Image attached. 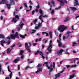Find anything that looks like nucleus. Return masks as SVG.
<instances>
[{
  "label": "nucleus",
  "instance_id": "obj_1",
  "mask_svg": "<svg viewBox=\"0 0 79 79\" xmlns=\"http://www.w3.org/2000/svg\"><path fill=\"white\" fill-rule=\"evenodd\" d=\"M39 11L40 14H41V15H40L39 17V19H40L41 21V23H39L38 24V26L39 27H42V23L44 22V21L43 20V19H42V16L44 18H45L47 17H48V15H44V12L42 9H40L39 10Z\"/></svg>",
  "mask_w": 79,
  "mask_h": 79
},
{
  "label": "nucleus",
  "instance_id": "obj_2",
  "mask_svg": "<svg viewBox=\"0 0 79 79\" xmlns=\"http://www.w3.org/2000/svg\"><path fill=\"white\" fill-rule=\"evenodd\" d=\"M15 39L16 38H18V39H19V35H18V33L17 32H16V33L15 34H13L11 35L10 36H8L6 39H8V40H10V39Z\"/></svg>",
  "mask_w": 79,
  "mask_h": 79
},
{
  "label": "nucleus",
  "instance_id": "obj_3",
  "mask_svg": "<svg viewBox=\"0 0 79 79\" xmlns=\"http://www.w3.org/2000/svg\"><path fill=\"white\" fill-rule=\"evenodd\" d=\"M68 27V26L64 27V25H61L59 26L58 28V30L60 32H63L65 29H66Z\"/></svg>",
  "mask_w": 79,
  "mask_h": 79
},
{
  "label": "nucleus",
  "instance_id": "obj_4",
  "mask_svg": "<svg viewBox=\"0 0 79 79\" xmlns=\"http://www.w3.org/2000/svg\"><path fill=\"white\" fill-rule=\"evenodd\" d=\"M52 40L50 41L49 46L47 49V50H48L49 53H51L52 52Z\"/></svg>",
  "mask_w": 79,
  "mask_h": 79
},
{
  "label": "nucleus",
  "instance_id": "obj_5",
  "mask_svg": "<svg viewBox=\"0 0 79 79\" xmlns=\"http://www.w3.org/2000/svg\"><path fill=\"white\" fill-rule=\"evenodd\" d=\"M63 51L65 52V54H66V55H69V52H68V51H63V49H61L59 51H58L57 52L58 55H61Z\"/></svg>",
  "mask_w": 79,
  "mask_h": 79
},
{
  "label": "nucleus",
  "instance_id": "obj_6",
  "mask_svg": "<svg viewBox=\"0 0 79 79\" xmlns=\"http://www.w3.org/2000/svg\"><path fill=\"white\" fill-rule=\"evenodd\" d=\"M19 19V16L18 15H16L15 16V18H14L12 20V22L14 23H16Z\"/></svg>",
  "mask_w": 79,
  "mask_h": 79
},
{
  "label": "nucleus",
  "instance_id": "obj_7",
  "mask_svg": "<svg viewBox=\"0 0 79 79\" xmlns=\"http://www.w3.org/2000/svg\"><path fill=\"white\" fill-rule=\"evenodd\" d=\"M59 39L60 40H57V42L58 44V47H62L63 48H65V46L63 45L61 42L60 41V40H61V38H60V37H59Z\"/></svg>",
  "mask_w": 79,
  "mask_h": 79
},
{
  "label": "nucleus",
  "instance_id": "obj_8",
  "mask_svg": "<svg viewBox=\"0 0 79 79\" xmlns=\"http://www.w3.org/2000/svg\"><path fill=\"white\" fill-rule=\"evenodd\" d=\"M57 1H59V2H60V4L61 6H63V5H64V3H68V1H67L66 0H57Z\"/></svg>",
  "mask_w": 79,
  "mask_h": 79
},
{
  "label": "nucleus",
  "instance_id": "obj_9",
  "mask_svg": "<svg viewBox=\"0 0 79 79\" xmlns=\"http://www.w3.org/2000/svg\"><path fill=\"white\" fill-rule=\"evenodd\" d=\"M23 26H24V24L23 23V22H21L19 24V26L17 28L18 31H19L20 29H21L23 28Z\"/></svg>",
  "mask_w": 79,
  "mask_h": 79
},
{
  "label": "nucleus",
  "instance_id": "obj_10",
  "mask_svg": "<svg viewBox=\"0 0 79 79\" xmlns=\"http://www.w3.org/2000/svg\"><path fill=\"white\" fill-rule=\"evenodd\" d=\"M46 66L47 68H48V69H51L49 70L50 72L49 73V75H50L51 74V73H50V72H52L53 71V68H52V64H51L50 67H48V65H46Z\"/></svg>",
  "mask_w": 79,
  "mask_h": 79
},
{
  "label": "nucleus",
  "instance_id": "obj_11",
  "mask_svg": "<svg viewBox=\"0 0 79 79\" xmlns=\"http://www.w3.org/2000/svg\"><path fill=\"white\" fill-rule=\"evenodd\" d=\"M71 32L69 31L67 32L66 34L65 35V36H64L63 37V40H64L65 39H68L69 37V34H70Z\"/></svg>",
  "mask_w": 79,
  "mask_h": 79
},
{
  "label": "nucleus",
  "instance_id": "obj_12",
  "mask_svg": "<svg viewBox=\"0 0 79 79\" xmlns=\"http://www.w3.org/2000/svg\"><path fill=\"white\" fill-rule=\"evenodd\" d=\"M65 66L67 67V69H68V68H76V67H77V65L76 64L72 65H66Z\"/></svg>",
  "mask_w": 79,
  "mask_h": 79
},
{
  "label": "nucleus",
  "instance_id": "obj_13",
  "mask_svg": "<svg viewBox=\"0 0 79 79\" xmlns=\"http://www.w3.org/2000/svg\"><path fill=\"white\" fill-rule=\"evenodd\" d=\"M20 52L19 55H22L21 58L22 59H23L24 58V55H23V54L24 53V51L22 50H21L20 51Z\"/></svg>",
  "mask_w": 79,
  "mask_h": 79
},
{
  "label": "nucleus",
  "instance_id": "obj_14",
  "mask_svg": "<svg viewBox=\"0 0 79 79\" xmlns=\"http://www.w3.org/2000/svg\"><path fill=\"white\" fill-rule=\"evenodd\" d=\"M5 42H6L4 40H2L0 41V44L2 46V47H4V45L3 44H5Z\"/></svg>",
  "mask_w": 79,
  "mask_h": 79
},
{
  "label": "nucleus",
  "instance_id": "obj_15",
  "mask_svg": "<svg viewBox=\"0 0 79 79\" xmlns=\"http://www.w3.org/2000/svg\"><path fill=\"white\" fill-rule=\"evenodd\" d=\"M75 2H74V6H77V5H79V4L78 3V1L77 0H74Z\"/></svg>",
  "mask_w": 79,
  "mask_h": 79
},
{
  "label": "nucleus",
  "instance_id": "obj_16",
  "mask_svg": "<svg viewBox=\"0 0 79 79\" xmlns=\"http://www.w3.org/2000/svg\"><path fill=\"white\" fill-rule=\"evenodd\" d=\"M19 61V57H17V58L13 61V62L15 63H17V62Z\"/></svg>",
  "mask_w": 79,
  "mask_h": 79
},
{
  "label": "nucleus",
  "instance_id": "obj_17",
  "mask_svg": "<svg viewBox=\"0 0 79 79\" xmlns=\"http://www.w3.org/2000/svg\"><path fill=\"white\" fill-rule=\"evenodd\" d=\"M7 3V0H3L0 2V4H4V3Z\"/></svg>",
  "mask_w": 79,
  "mask_h": 79
},
{
  "label": "nucleus",
  "instance_id": "obj_18",
  "mask_svg": "<svg viewBox=\"0 0 79 79\" xmlns=\"http://www.w3.org/2000/svg\"><path fill=\"white\" fill-rule=\"evenodd\" d=\"M70 8L71 10H72L73 12H74V11L77 10V9L75 7H70Z\"/></svg>",
  "mask_w": 79,
  "mask_h": 79
},
{
  "label": "nucleus",
  "instance_id": "obj_19",
  "mask_svg": "<svg viewBox=\"0 0 79 79\" xmlns=\"http://www.w3.org/2000/svg\"><path fill=\"white\" fill-rule=\"evenodd\" d=\"M19 34V35L21 37L22 39H24V38H25V36H27V35L26 34H25V35H21L20 34Z\"/></svg>",
  "mask_w": 79,
  "mask_h": 79
},
{
  "label": "nucleus",
  "instance_id": "obj_20",
  "mask_svg": "<svg viewBox=\"0 0 79 79\" xmlns=\"http://www.w3.org/2000/svg\"><path fill=\"white\" fill-rule=\"evenodd\" d=\"M10 3L12 5H15V1H14L13 0H10Z\"/></svg>",
  "mask_w": 79,
  "mask_h": 79
},
{
  "label": "nucleus",
  "instance_id": "obj_21",
  "mask_svg": "<svg viewBox=\"0 0 79 79\" xmlns=\"http://www.w3.org/2000/svg\"><path fill=\"white\" fill-rule=\"evenodd\" d=\"M70 18V17H68L66 18V19H65L64 21V22H67V21H68Z\"/></svg>",
  "mask_w": 79,
  "mask_h": 79
},
{
  "label": "nucleus",
  "instance_id": "obj_22",
  "mask_svg": "<svg viewBox=\"0 0 79 79\" xmlns=\"http://www.w3.org/2000/svg\"><path fill=\"white\" fill-rule=\"evenodd\" d=\"M11 49L10 50V48H8L7 49V52L8 54H9L10 52H11Z\"/></svg>",
  "mask_w": 79,
  "mask_h": 79
},
{
  "label": "nucleus",
  "instance_id": "obj_23",
  "mask_svg": "<svg viewBox=\"0 0 79 79\" xmlns=\"http://www.w3.org/2000/svg\"><path fill=\"white\" fill-rule=\"evenodd\" d=\"M5 36L3 34H0V39H4Z\"/></svg>",
  "mask_w": 79,
  "mask_h": 79
},
{
  "label": "nucleus",
  "instance_id": "obj_24",
  "mask_svg": "<svg viewBox=\"0 0 79 79\" xmlns=\"http://www.w3.org/2000/svg\"><path fill=\"white\" fill-rule=\"evenodd\" d=\"M7 6L8 8V9H9V10H10V6H11V4H7Z\"/></svg>",
  "mask_w": 79,
  "mask_h": 79
},
{
  "label": "nucleus",
  "instance_id": "obj_25",
  "mask_svg": "<svg viewBox=\"0 0 79 79\" xmlns=\"http://www.w3.org/2000/svg\"><path fill=\"white\" fill-rule=\"evenodd\" d=\"M33 23H34V24H35V25H36V24H35V23H37V19H36L34 20H33Z\"/></svg>",
  "mask_w": 79,
  "mask_h": 79
},
{
  "label": "nucleus",
  "instance_id": "obj_26",
  "mask_svg": "<svg viewBox=\"0 0 79 79\" xmlns=\"http://www.w3.org/2000/svg\"><path fill=\"white\" fill-rule=\"evenodd\" d=\"M56 76V78H57V77H58L60 76V73H58L57 74H56L55 75Z\"/></svg>",
  "mask_w": 79,
  "mask_h": 79
},
{
  "label": "nucleus",
  "instance_id": "obj_27",
  "mask_svg": "<svg viewBox=\"0 0 79 79\" xmlns=\"http://www.w3.org/2000/svg\"><path fill=\"white\" fill-rule=\"evenodd\" d=\"M49 35L51 38H52V32L50 31L49 32Z\"/></svg>",
  "mask_w": 79,
  "mask_h": 79
},
{
  "label": "nucleus",
  "instance_id": "obj_28",
  "mask_svg": "<svg viewBox=\"0 0 79 79\" xmlns=\"http://www.w3.org/2000/svg\"><path fill=\"white\" fill-rule=\"evenodd\" d=\"M73 46H77V44L76 42H73Z\"/></svg>",
  "mask_w": 79,
  "mask_h": 79
},
{
  "label": "nucleus",
  "instance_id": "obj_29",
  "mask_svg": "<svg viewBox=\"0 0 79 79\" xmlns=\"http://www.w3.org/2000/svg\"><path fill=\"white\" fill-rule=\"evenodd\" d=\"M26 49L27 50L28 52H29L30 53H31V50H30V49H29L28 48H26Z\"/></svg>",
  "mask_w": 79,
  "mask_h": 79
},
{
  "label": "nucleus",
  "instance_id": "obj_30",
  "mask_svg": "<svg viewBox=\"0 0 79 79\" xmlns=\"http://www.w3.org/2000/svg\"><path fill=\"white\" fill-rule=\"evenodd\" d=\"M25 45L26 48H29V47H28V44L27 43H25Z\"/></svg>",
  "mask_w": 79,
  "mask_h": 79
},
{
  "label": "nucleus",
  "instance_id": "obj_31",
  "mask_svg": "<svg viewBox=\"0 0 79 79\" xmlns=\"http://www.w3.org/2000/svg\"><path fill=\"white\" fill-rule=\"evenodd\" d=\"M35 29H40V28L38 26H36L35 27Z\"/></svg>",
  "mask_w": 79,
  "mask_h": 79
},
{
  "label": "nucleus",
  "instance_id": "obj_32",
  "mask_svg": "<svg viewBox=\"0 0 79 79\" xmlns=\"http://www.w3.org/2000/svg\"><path fill=\"white\" fill-rule=\"evenodd\" d=\"M37 69L39 71V72H41V71H42V68H40L39 69Z\"/></svg>",
  "mask_w": 79,
  "mask_h": 79
},
{
  "label": "nucleus",
  "instance_id": "obj_33",
  "mask_svg": "<svg viewBox=\"0 0 79 79\" xmlns=\"http://www.w3.org/2000/svg\"><path fill=\"white\" fill-rule=\"evenodd\" d=\"M51 3H52V4H53V5H55V2L53 0H52L51 1Z\"/></svg>",
  "mask_w": 79,
  "mask_h": 79
},
{
  "label": "nucleus",
  "instance_id": "obj_34",
  "mask_svg": "<svg viewBox=\"0 0 79 79\" xmlns=\"http://www.w3.org/2000/svg\"><path fill=\"white\" fill-rule=\"evenodd\" d=\"M60 8H61V6H60L59 7L56 8H55V10H60Z\"/></svg>",
  "mask_w": 79,
  "mask_h": 79
},
{
  "label": "nucleus",
  "instance_id": "obj_35",
  "mask_svg": "<svg viewBox=\"0 0 79 79\" xmlns=\"http://www.w3.org/2000/svg\"><path fill=\"white\" fill-rule=\"evenodd\" d=\"M23 5L25 6V7H26V8H27V6L26 3H24Z\"/></svg>",
  "mask_w": 79,
  "mask_h": 79
},
{
  "label": "nucleus",
  "instance_id": "obj_36",
  "mask_svg": "<svg viewBox=\"0 0 79 79\" xmlns=\"http://www.w3.org/2000/svg\"><path fill=\"white\" fill-rule=\"evenodd\" d=\"M39 54L40 55H41V56H43V53H42V52L41 51H40L39 52Z\"/></svg>",
  "mask_w": 79,
  "mask_h": 79
},
{
  "label": "nucleus",
  "instance_id": "obj_37",
  "mask_svg": "<svg viewBox=\"0 0 79 79\" xmlns=\"http://www.w3.org/2000/svg\"><path fill=\"white\" fill-rule=\"evenodd\" d=\"M39 51H38L36 52H35V55H37V54H38V53H39Z\"/></svg>",
  "mask_w": 79,
  "mask_h": 79
},
{
  "label": "nucleus",
  "instance_id": "obj_38",
  "mask_svg": "<svg viewBox=\"0 0 79 79\" xmlns=\"http://www.w3.org/2000/svg\"><path fill=\"white\" fill-rule=\"evenodd\" d=\"M55 13V11H54V10H52L51 11V13L52 15H53L54 13Z\"/></svg>",
  "mask_w": 79,
  "mask_h": 79
},
{
  "label": "nucleus",
  "instance_id": "obj_39",
  "mask_svg": "<svg viewBox=\"0 0 79 79\" xmlns=\"http://www.w3.org/2000/svg\"><path fill=\"white\" fill-rule=\"evenodd\" d=\"M52 66L54 68H55V63L53 62Z\"/></svg>",
  "mask_w": 79,
  "mask_h": 79
},
{
  "label": "nucleus",
  "instance_id": "obj_40",
  "mask_svg": "<svg viewBox=\"0 0 79 79\" xmlns=\"http://www.w3.org/2000/svg\"><path fill=\"white\" fill-rule=\"evenodd\" d=\"M1 71H2V65H1V64H0V73H1Z\"/></svg>",
  "mask_w": 79,
  "mask_h": 79
},
{
  "label": "nucleus",
  "instance_id": "obj_41",
  "mask_svg": "<svg viewBox=\"0 0 79 79\" xmlns=\"http://www.w3.org/2000/svg\"><path fill=\"white\" fill-rule=\"evenodd\" d=\"M8 70L10 73H11V71H10V68L9 67V66H8L7 68Z\"/></svg>",
  "mask_w": 79,
  "mask_h": 79
},
{
  "label": "nucleus",
  "instance_id": "obj_42",
  "mask_svg": "<svg viewBox=\"0 0 79 79\" xmlns=\"http://www.w3.org/2000/svg\"><path fill=\"white\" fill-rule=\"evenodd\" d=\"M29 3H30V5H32V2L30 0L29 1Z\"/></svg>",
  "mask_w": 79,
  "mask_h": 79
},
{
  "label": "nucleus",
  "instance_id": "obj_43",
  "mask_svg": "<svg viewBox=\"0 0 79 79\" xmlns=\"http://www.w3.org/2000/svg\"><path fill=\"white\" fill-rule=\"evenodd\" d=\"M42 66V65L41 64H39L37 66V68H39V67H40Z\"/></svg>",
  "mask_w": 79,
  "mask_h": 79
},
{
  "label": "nucleus",
  "instance_id": "obj_44",
  "mask_svg": "<svg viewBox=\"0 0 79 79\" xmlns=\"http://www.w3.org/2000/svg\"><path fill=\"white\" fill-rule=\"evenodd\" d=\"M36 31L35 30H33L31 32V34H34V33H35V32Z\"/></svg>",
  "mask_w": 79,
  "mask_h": 79
},
{
  "label": "nucleus",
  "instance_id": "obj_45",
  "mask_svg": "<svg viewBox=\"0 0 79 79\" xmlns=\"http://www.w3.org/2000/svg\"><path fill=\"white\" fill-rule=\"evenodd\" d=\"M11 76H12V73L11 72L10 74V78H11Z\"/></svg>",
  "mask_w": 79,
  "mask_h": 79
},
{
  "label": "nucleus",
  "instance_id": "obj_46",
  "mask_svg": "<svg viewBox=\"0 0 79 79\" xmlns=\"http://www.w3.org/2000/svg\"><path fill=\"white\" fill-rule=\"evenodd\" d=\"M65 69H65V68H64V69L62 71H61V72H60V73H63V71H64V70H65Z\"/></svg>",
  "mask_w": 79,
  "mask_h": 79
},
{
  "label": "nucleus",
  "instance_id": "obj_47",
  "mask_svg": "<svg viewBox=\"0 0 79 79\" xmlns=\"http://www.w3.org/2000/svg\"><path fill=\"white\" fill-rule=\"evenodd\" d=\"M11 42L10 41H9L7 43V45H9V44H10V42Z\"/></svg>",
  "mask_w": 79,
  "mask_h": 79
},
{
  "label": "nucleus",
  "instance_id": "obj_48",
  "mask_svg": "<svg viewBox=\"0 0 79 79\" xmlns=\"http://www.w3.org/2000/svg\"><path fill=\"white\" fill-rule=\"evenodd\" d=\"M42 49H44V48L45 47V45H44L42 44Z\"/></svg>",
  "mask_w": 79,
  "mask_h": 79
},
{
  "label": "nucleus",
  "instance_id": "obj_49",
  "mask_svg": "<svg viewBox=\"0 0 79 79\" xmlns=\"http://www.w3.org/2000/svg\"><path fill=\"white\" fill-rule=\"evenodd\" d=\"M46 33V32H42V34H43V35H45V34Z\"/></svg>",
  "mask_w": 79,
  "mask_h": 79
},
{
  "label": "nucleus",
  "instance_id": "obj_50",
  "mask_svg": "<svg viewBox=\"0 0 79 79\" xmlns=\"http://www.w3.org/2000/svg\"><path fill=\"white\" fill-rule=\"evenodd\" d=\"M39 72H40L38 70L37 71H36L35 72V73L36 74H38L39 73Z\"/></svg>",
  "mask_w": 79,
  "mask_h": 79
},
{
  "label": "nucleus",
  "instance_id": "obj_51",
  "mask_svg": "<svg viewBox=\"0 0 79 79\" xmlns=\"http://www.w3.org/2000/svg\"><path fill=\"white\" fill-rule=\"evenodd\" d=\"M33 46H35V45H37V43H33Z\"/></svg>",
  "mask_w": 79,
  "mask_h": 79
},
{
  "label": "nucleus",
  "instance_id": "obj_52",
  "mask_svg": "<svg viewBox=\"0 0 79 79\" xmlns=\"http://www.w3.org/2000/svg\"><path fill=\"white\" fill-rule=\"evenodd\" d=\"M18 70L19 71V70L20 69V65H18Z\"/></svg>",
  "mask_w": 79,
  "mask_h": 79
},
{
  "label": "nucleus",
  "instance_id": "obj_53",
  "mask_svg": "<svg viewBox=\"0 0 79 79\" xmlns=\"http://www.w3.org/2000/svg\"><path fill=\"white\" fill-rule=\"evenodd\" d=\"M39 8H40L39 5H38V6H36V9H39Z\"/></svg>",
  "mask_w": 79,
  "mask_h": 79
},
{
  "label": "nucleus",
  "instance_id": "obj_54",
  "mask_svg": "<svg viewBox=\"0 0 79 79\" xmlns=\"http://www.w3.org/2000/svg\"><path fill=\"white\" fill-rule=\"evenodd\" d=\"M2 74H3V75L5 74V72H4L3 70L2 71Z\"/></svg>",
  "mask_w": 79,
  "mask_h": 79
},
{
  "label": "nucleus",
  "instance_id": "obj_55",
  "mask_svg": "<svg viewBox=\"0 0 79 79\" xmlns=\"http://www.w3.org/2000/svg\"><path fill=\"white\" fill-rule=\"evenodd\" d=\"M56 19V18H52V20L53 21H55Z\"/></svg>",
  "mask_w": 79,
  "mask_h": 79
},
{
  "label": "nucleus",
  "instance_id": "obj_56",
  "mask_svg": "<svg viewBox=\"0 0 79 79\" xmlns=\"http://www.w3.org/2000/svg\"><path fill=\"white\" fill-rule=\"evenodd\" d=\"M41 40H42V39L41 38L39 39V40H38L39 42H40V41H41Z\"/></svg>",
  "mask_w": 79,
  "mask_h": 79
},
{
  "label": "nucleus",
  "instance_id": "obj_57",
  "mask_svg": "<svg viewBox=\"0 0 79 79\" xmlns=\"http://www.w3.org/2000/svg\"><path fill=\"white\" fill-rule=\"evenodd\" d=\"M78 18H79V15H77V16H76V17H75L76 19H77Z\"/></svg>",
  "mask_w": 79,
  "mask_h": 79
},
{
  "label": "nucleus",
  "instance_id": "obj_58",
  "mask_svg": "<svg viewBox=\"0 0 79 79\" xmlns=\"http://www.w3.org/2000/svg\"><path fill=\"white\" fill-rule=\"evenodd\" d=\"M45 34L46 35V36H48V33L46 32Z\"/></svg>",
  "mask_w": 79,
  "mask_h": 79
},
{
  "label": "nucleus",
  "instance_id": "obj_59",
  "mask_svg": "<svg viewBox=\"0 0 79 79\" xmlns=\"http://www.w3.org/2000/svg\"><path fill=\"white\" fill-rule=\"evenodd\" d=\"M15 44H14L11 46V48H12V47H15Z\"/></svg>",
  "mask_w": 79,
  "mask_h": 79
},
{
  "label": "nucleus",
  "instance_id": "obj_60",
  "mask_svg": "<svg viewBox=\"0 0 79 79\" xmlns=\"http://www.w3.org/2000/svg\"><path fill=\"white\" fill-rule=\"evenodd\" d=\"M34 13H35V11H34V10H33L32 11V15H34Z\"/></svg>",
  "mask_w": 79,
  "mask_h": 79
},
{
  "label": "nucleus",
  "instance_id": "obj_61",
  "mask_svg": "<svg viewBox=\"0 0 79 79\" xmlns=\"http://www.w3.org/2000/svg\"><path fill=\"white\" fill-rule=\"evenodd\" d=\"M0 18H1V20H2V19H3V16L1 15V16Z\"/></svg>",
  "mask_w": 79,
  "mask_h": 79
},
{
  "label": "nucleus",
  "instance_id": "obj_62",
  "mask_svg": "<svg viewBox=\"0 0 79 79\" xmlns=\"http://www.w3.org/2000/svg\"><path fill=\"white\" fill-rule=\"evenodd\" d=\"M38 10H38V9H35V11H36V12H38Z\"/></svg>",
  "mask_w": 79,
  "mask_h": 79
},
{
  "label": "nucleus",
  "instance_id": "obj_63",
  "mask_svg": "<svg viewBox=\"0 0 79 79\" xmlns=\"http://www.w3.org/2000/svg\"><path fill=\"white\" fill-rule=\"evenodd\" d=\"M72 30H74V26H72Z\"/></svg>",
  "mask_w": 79,
  "mask_h": 79
},
{
  "label": "nucleus",
  "instance_id": "obj_64",
  "mask_svg": "<svg viewBox=\"0 0 79 79\" xmlns=\"http://www.w3.org/2000/svg\"><path fill=\"white\" fill-rule=\"evenodd\" d=\"M5 79H9V77H6Z\"/></svg>",
  "mask_w": 79,
  "mask_h": 79
}]
</instances>
